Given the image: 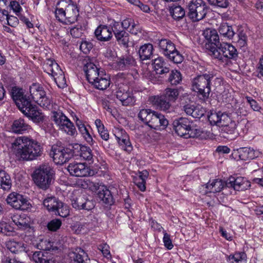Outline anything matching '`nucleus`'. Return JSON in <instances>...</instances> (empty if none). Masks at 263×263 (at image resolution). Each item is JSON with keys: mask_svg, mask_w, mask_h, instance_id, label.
Segmentation results:
<instances>
[{"mask_svg": "<svg viewBox=\"0 0 263 263\" xmlns=\"http://www.w3.org/2000/svg\"><path fill=\"white\" fill-rule=\"evenodd\" d=\"M152 101L157 107L164 111L168 110L171 107V102L163 95L160 96H155Z\"/></svg>", "mask_w": 263, "mask_h": 263, "instance_id": "nucleus-31", "label": "nucleus"}, {"mask_svg": "<svg viewBox=\"0 0 263 263\" xmlns=\"http://www.w3.org/2000/svg\"><path fill=\"white\" fill-rule=\"evenodd\" d=\"M59 74L53 79L59 88H64L67 86L66 79L63 71L62 73Z\"/></svg>", "mask_w": 263, "mask_h": 263, "instance_id": "nucleus-51", "label": "nucleus"}, {"mask_svg": "<svg viewBox=\"0 0 263 263\" xmlns=\"http://www.w3.org/2000/svg\"><path fill=\"white\" fill-rule=\"evenodd\" d=\"M153 46L151 44H145L141 46L138 51L140 59L142 61L150 59L153 55Z\"/></svg>", "mask_w": 263, "mask_h": 263, "instance_id": "nucleus-34", "label": "nucleus"}, {"mask_svg": "<svg viewBox=\"0 0 263 263\" xmlns=\"http://www.w3.org/2000/svg\"><path fill=\"white\" fill-rule=\"evenodd\" d=\"M53 242H48L47 246L45 248L44 251H36L32 254L31 259L35 263H55L52 259L50 253L47 251H55L58 250L57 247L53 246Z\"/></svg>", "mask_w": 263, "mask_h": 263, "instance_id": "nucleus-13", "label": "nucleus"}, {"mask_svg": "<svg viewBox=\"0 0 263 263\" xmlns=\"http://www.w3.org/2000/svg\"><path fill=\"white\" fill-rule=\"evenodd\" d=\"M7 21L8 25L12 27H15L18 24V18L14 16H7Z\"/></svg>", "mask_w": 263, "mask_h": 263, "instance_id": "nucleus-63", "label": "nucleus"}, {"mask_svg": "<svg viewBox=\"0 0 263 263\" xmlns=\"http://www.w3.org/2000/svg\"><path fill=\"white\" fill-rule=\"evenodd\" d=\"M153 65L156 74L161 75L162 77L170 71L168 64L163 58L159 57L155 59Z\"/></svg>", "mask_w": 263, "mask_h": 263, "instance_id": "nucleus-25", "label": "nucleus"}, {"mask_svg": "<svg viewBox=\"0 0 263 263\" xmlns=\"http://www.w3.org/2000/svg\"><path fill=\"white\" fill-rule=\"evenodd\" d=\"M218 31L221 35L229 40L232 39L235 34L233 27L227 23H221Z\"/></svg>", "mask_w": 263, "mask_h": 263, "instance_id": "nucleus-33", "label": "nucleus"}, {"mask_svg": "<svg viewBox=\"0 0 263 263\" xmlns=\"http://www.w3.org/2000/svg\"><path fill=\"white\" fill-rule=\"evenodd\" d=\"M163 95L171 103L175 102L179 93L177 89L167 88L165 89Z\"/></svg>", "mask_w": 263, "mask_h": 263, "instance_id": "nucleus-43", "label": "nucleus"}, {"mask_svg": "<svg viewBox=\"0 0 263 263\" xmlns=\"http://www.w3.org/2000/svg\"><path fill=\"white\" fill-rule=\"evenodd\" d=\"M12 148L16 159L32 160L41 155V147L36 142L26 137L16 138L12 143Z\"/></svg>", "mask_w": 263, "mask_h": 263, "instance_id": "nucleus-1", "label": "nucleus"}, {"mask_svg": "<svg viewBox=\"0 0 263 263\" xmlns=\"http://www.w3.org/2000/svg\"><path fill=\"white\" fill-rule=\"evenodd\" d=\"M227 115L228 114L222 113L220 111L218 112H211L210 115L208 116V119L211 124L221 126V124L223 122V116Z\"/></svg>", "mask_w": 263, "mask_h": 263, "instance_id": "nucleus-40", "label": "nucleus"}, {"mask_svg": "<svg viewBox=\"0 0 263 263\" xmlns=\"http://www.w3.org/2000/svg\"><path fill=\"white\" fill-rule=\"evenodd\" d=\"M210 5L222 8H227L229 5V2L228 0H215L214 3H212Z\"/></svg>", "mask_w": 263, "mask_h": 263, "instance_id": "nucleus-61", "label": "nucleus"}, {"mask_svg": "<svg viewBox=\"0 0 263 263\" xmlns=\"http://www.w3.org/2000/svg\"><path fill=\"white\" fill-rule=\"evenodd\" d=\"M116 97L124 106L132 105L135 102V99L131 92L121 87L117 91Z\"/></svg>", "mask_w": 263, "mask_h": 263, "instance_id": "nucleus-24", "label": "nucleus"}, {"mask_svg": "<svg viewBox=\"0 0 263 263\" xmlns=\"http://www.w3.org/2000/svg\"><path fill=\"white\" fill-rule=\"evenodd\" d=\"M83 30L81 25H77L70 29V33L73 37L79 38L82 36Z\"/></svg>", "mask_w": 263, "mask_h": 263, "instance_id": "nucleus-56", "label": "nucleus"}, {"mask_svg": "<svg viewBox=\"0 0 263 263\" xmlns=\"http://www.w3.org/2000/svg\"><path fill=\"white\" fill-rule=\"evenodd\" d=\"M204 109L200 106H195L192 117L194 118L199 119L204 115Z\"/></svg>", "mask_w": 263, "mask_h": 263, "instance_id": "nucleus-58", "label": "nucleus"}, {"mask_svg": "<svg viewBox=\"0 0 263 263\" xmlns=\"http://www.w3.org/2000/svg\"><path fill=\"white\" fill-rule=\"evenodd\" d=\"M115 136L119 144L124 151L128 153L133 151V146L130 142L129 136L124 130H119L115 134Z\"/></svg>", "mask_w": 263, "mask_h": 263, "instance_id": "nucleus-22", "label": "nucleus"}, {"mask_svg": "<svg viewBox=\"0 0 263 263\" xmlns=\"http://www.w3.org/2000/svg\"><path fill=\"white\" fill-rule=\"evenodd\" d=\"M43 68L44 71L51 76L53 78L60 74L59 73H62L63 71L58 63L51 60H48L46 61L44 64Z\"/></svg>", "mask_w": 263, "mask_h": 263, "instance_id": "nucleus-27", "label": "nucleus"}, {"mask_svg": "<svg viewBox=\"0 0 263 263\" xmlns=\"http://www.w3.org/2000/svg\"><path fill=\"white\" fill-rule=\"evenodd\" d=\"M12 185L10 176L5 171L0 170V186L5 191H9Z\"/></svg>", "mask_w": 263, "mask_h": 263, "instance_id": "nucleus-38", "label": "nucleus"}, {"mask_svg": "<svg viewBox=\"0 0 263 263\" xmlns=\"http://www.w3.org/2000/svg\"><path fill=\"white\" fill-rule=\"evenodd\" d=\"M92 44L87 41H83L81 43L80 49L85 54H87L89 52L90 50L92 48Z\"/></svg>", "mask_w": 263, "mask_h": 263, "instance_id": "nucleus-57", "label": "nucleus"}, {"mask_svg": "<svg viewBox=\"0 0 263 263\" xmlns=\"http://www.w3.org/2000/svg\"><path fill=\"white\" fill-rule=\"evenodd\" d=\"M247 102L250 104L251 107L254 111H259L260 107L258 105L257 102L253 99L251 97H246V98Z\"/></svg>", "mask_w": 263, "mask_h": 263, "instance_id": "nucleus-62", "label": "nucleus"}, {"mask_svg": "<svg viewBox=\"0 0 263 263\" xmlns=\"http://www.w3.org/2000/svg\"><path fill=\"white\" fill-rule=\"evenodd\" d=\"M12 220L20 229L25 230L29 227L28 220L25 215H14L12 217Z\"/></svg>", "mask_w": 263, "mask_h": 263, "instance_id": "nucleus-37", "label": "nucleus"}, {"mask_svg": "<svg viewBox=\"0 0 263 263\" xmlns=\"http://www.w3.org/2000/svg\"><path fill=\"white\" fill-rule=\"evenodd\" d=\"M55 15L60 22L67 21L73 23L79 15V10L76 3L71 0H61L57 4Z\"/></svg>", "mask_w": 263, "mask_h": 263, "instance_id": "nucleus-5", "label": "nucleus"}, {"mask_svg": "<svg viewBox=\"0 0 263 263\" xmlns=\"http://www.w3.org/2000/svg\"><path fill=\"white\" fill-rule=\"evenodd\" d=\"M43 205L48 211L54 213L62 205V202L55 197H50L44 199Z\"/></svg>", "mask_w": 263, "mask_h": 263, "instance_id": "nucleus-30", "label": "nucleus"}, {"mask_svg": "<svg viewBox=\"0 0 263 263\" xmlns=\"http://www.w3.org/2000/svg\"><path fill=\"white\" fill-rule=\"evenodd\" d=\"M54 214L62 217H66L69 214V210L68 206L62 202V205L58 208Z\"/></svg>", "mask_w": 263, "mask_h": 263, "instance_id": "nucleus-54", "label": "nucleus"}, {"mask_svg": "<svg viewBox=\"0 0 263 263\" xmlns=\"http://www.w3.org/2000/svg\"><path fill=\"white\" fill-rule=\"evenodd\" d=\"M202 34L206 41L205 47L210 52V54L215 58L221 59V53L217 50V47L220 43L217 31L208 28L203 31Z\"/></svg>", "mask_w": 263, "mask_h": 263, "instance_id": "nucleus-11", "label": "nucleus"}, {"mask_svg": "<svg viewBox=\"0 0 263 263\" xmlns=\"http://www.w3.org/2000/svg\"><path fill=\"white\" fill-rule=\"evenodd\" d=\"M79 130L83 135V137L85 138L86 141L89 143L90 144H93V139L91 137V135L89 133L87 129L85 127V126H82L80 127H79Z\"/></svg>", "mask_w": 263, "mask_h": 263, "instance_id": "nucleus-55", "label": "nucleus"}, {"mask_svg": "<svg viewBox=\"0 0 263 263\" xmlns=\"http://www.w3.org/2000/svg\"><path fill=\"white\" fill-rule=\"evenodd\" d=\"M52 114L51 118L59 129L70 136H74L77 133L73 124L60 109L54 107Z\"/></svg>", "mask_w": 263, "mask_h": 263, "instance_id": "nucleus-8", "label": "nucleus"}, {"mask_svg": "<svg viewBox=\"0 0 263 263\" xmlns=\"http://www.w3.org/2000/svg\"><path fill=\"white\" fill-rule=\"evenodd\" d=\"M71 205L76 209L89 211L95 206V202L88 199L85 195L81 194L77 197H73L71 199Z\"/></svg>", "mask_w": 263, "mask_h": 263, "instance_id": "nucleus-16", "label": "nucleus"}, {"mask_svg": "<svg viewBox=\"0 0 263 263\" xmlns=\"http://www.w3.org/2000/svg\"><path fill=\"white\" fill-rule=\"evenodd\" d=\"M50 156L57 164H63L71 158L70 149L68 147L56 144L52 146Z\"/></svg>", "mask_w": 263, "mask_h": 263, "instance_id": "nucleus-12", "label": "nucleus"}, {"mask_svg": "<svg viewBox=\"0 0 263 263\" xmlns=\"http://www.w3.org/2000/svg\"><path fill=\"white\" fill-rule=\"evenodd\" d=\"M187 134L188 135H186L187 139L190 138H202V134H203V132L200 129L193 128L191 126L190 129L189 130V132H187Z\"/></svg>", "mask_w": 263, "mask_h": 263, "instance_id": "nucleus-53", "label": "nucleus"}, {"mask_svg": "<svg viewBox=\"0 0 263 263\" xmlns=\"http://www.w3.org/2000/svg\"><path fill=\"white\" fill-rule=\"evenodd\" d=\"M62 226V221L59 219H53L50 221L47 225V227L49 231L51 232L57 231Z\"/></svg>", "mask_w": 263, "mask_h": 263, "instance_id": "nucleus-48", "label": "nucleus"}, {"mask_svg": "<svg viewBox=\"0 0 263 263\" xmlns=\"http://www.w3.org/2000/svg\"><path fill=\"white\" fill-rule=\"evenodd\" d=\"M192 122L186 118H179L173 122V127L176 133L179 136L187 139L186 135L190 129Z\"/></svg>", "mask_w": 263, "mask_h": 263, "instance_id": "nucleus-17", "label": "nucleus"}, {"mask_svg": "<svg viewBox=\"0 0 263 263\" xmlns=\"http://www.w3.org/2000/svg\"><path fill=\"white\" fill-rule=\"evenodd\" d=\"M168 124V121L163 115L153 110L146 125L155 129H164Z\"/></svg>", "mask_w": 263, "mask_h": 263, "instance_id": "nucleus-15", "label": "nucleus"}, {"mask_svg": "<svg viewBox=\"0 0 263 263\" xmlns=\"http://www.w3.org/2000/svg\"><path fill=\"white\" fill-rule=\"evenodd\" d=\"M71 263H90L87 254L81 248H77L68 254Z\"/></svg>", "mask_w": 263, "mask_h": 263, "instance_id": "nucleus-23", "label": "nucleus"}, {"mask_svg": "<svg viewBox=\"0 0 263 263\" xmlns=\"http://www.w3.org/2000/svg\"><path fill=\"white\" fill-rule=\"evenodd\" d=\"M164 246L168 250H171L173 248V245L170 238V235L165 232H164L163 238Z\"/></svg>", "mask_w": 263, "mask_h": 263, "instance_id": "nucleus-60", "label": "nucleus"}, {"mask_svg": "<svg viewBox=\"0 0 263 263\" xmlns=\"http://www.w3.org/2000/svg\"><path fill=\"white\" fill-rule=\"evenodd\" d=\"M7 248L13 253H17L18 252L24 250L23 243L15 241H9L7 244Z\"/></svg>", "mask_w": 263, "mask_h": 263, "instance_id": "nucleus-46", "label": "nucleus"}, {"mask_svg": "<svg viewBox=\"0 0 263 263\" xmlns=\"http://www.w3.org/2000/svg\"><path fill=\"white\" fill-rule=\"evenodd\" d=\"M67 170L71 175L76 177H85L91 175L90 168L83 163H70Z\"/></svg>", "mask_w": 263, "mask_h": 263, "instance_id": "nucleus-19", "label": "nucleus"}, {"mask_svg": "<svg viewBox=\"0 0 263 263\" xmlns=\"http://www.w3.org/2000/svg\"><path fill=\"white\" fill-rule=\"evenodd\" d=\"M158 46L162 53L174 63H181L183 60L182 54L176 49L174 44L170 40L163 39L158 41Z\"/></svg>", "mask_w": 263, "mask_h": 263, "instance_id": "nucleus-9", "label": "nucleus"}, {"mask_svg": "<svg viewBox=\"0 0 263 263\" xmlns=\"http://www.w3.org/2000/svg\"><path fill=\"white\" fill-rule=\"evenodd\" d=\"M182 81V76L181 73L177 70H172L169 73L167 79L172 85H177L181 83Z\"/></svg>", "mask_w": 263, "mask_h": 263, "instance_id": "nucleus-42", "label": "nucleus"}, {"mask_svg": "<svg viewBox=\"0 0 263 263\" xmlns=\"http://www.w3.org/2000/svg\"><path fill=\"white\" fill-rule=\"evenodd\" d=\"M217 50L220 51L221 58L219 60H222V57L229 59L236 60L238 57V52L235 47L225 42L220 43L217 47Z\"/></svg>", "mask_w": 263, "mask_h": 263, "instance_id": "nucleus-20", "label": "nucleus"}, {"mask_svg": "<svg viewBox=\"0 0 263 263\" xmlns=\"http://www.w3.org/2000/svg\"><path fill=\"white\" fill-rule=\"evenodd\" d=\"M7 203L16 210L27 211L31 205L29 202L19 194L12 193L10 194L6 199Z\"/></svg>", "mask_w": 263, "mask_h": 263, "instance_id": "nucleus-14", "label": "nucleus"}, {"mask_svg": "<svg viewBox=\"0 0 263 263\" xmlns=\"http://www.w3.org/2000/svg\"><path fill=\"white\" fill-rule=\"evenodd\" d=\"M30 93L32 99L36 101L45 95V91L39 84L34 83L30 86Z\"/></svg>", "mask_w": 263, "mask_h": 263, "instance_id": "nucleus-35", "label": "nucleus"}, {"mask_svg": "<svg viewBox=\"0 0 263 263\" xmlns=\"http://www.w3.org/2000/svg\"><path fill=\"white\" fill-rule=\"evenodd\" d=\"M11 232L12 228L8 223L5 222H0V232L6 235H8L9 234V233Z\"/></svg>", "mask_w": 263, "mask_h": 263, "instance_id": "nucleus-59", "label": "nucleus"}, {"mask_svg": "<svg viewBox=\"0 0 263 263\" xmlns=\"http://www.w3.org/2000/svg\"><path fill=\"white\" fill-rule=\"evenodd\" d=\"M247 122L246 120H242L240 122L236 123V132L237 137L238 136H243L248 132V128L246 126Z\"/></svg>", "mask_w": 263, "mask_h": 263, "instance_id": "nucleus-47", "label": "nucleus"}, {"mask_svg": "<svg viewBox=\"0 0 263 263\" xmlns=\"http://www.w3.org/2000/svg\"><path fill=\"white\" fill-rule=\"evenodd\" d=\"M37 103L40 106L42 107L46 108L48 109H54V107L57 106L56 104L53 105L51 104V98L47 96L45 93V95L42 97L41 98L39 99L36 101Z\"/></svg>", "mask_w": 263, "mask_h": 263, "instance_id": "nucleus-41", "label": "nucleus"}, {"mask_svg": "<svg viewBox=\"0 0 263 263\" xmlns=\"http://www.w3.org/2000/svg\"><path fill=\"white\" fill-rule=\"evenodd\" d=\"M239 153V157L240 159L244 160L253 159L258 157L259 155V152L258 151L248 147L240 148Z\"/></svg>", "mask_w": 263, "mask_h": 263, "instance_id": "nucleus-32", "label": "nucleus"}, {"mask_svg": "<svg viewBox=\"0 0 263 263\" xmlns=\"http://www.w3.org/2000/svg\"><path fill=\"white\" fill-rule=\"evenodd\" d=\"M54 175L53 168L48 164L40 165L34 171L32 177L35 184L40 189L46 190L51 184Z\"/></svg>", "mask_w": 263, "mask_h": 263, "instance_id": "nucleus-6", "label": "nucleus"}, {"mask_svg": "<svg viewBox=\"0 0 263 263\" xmlns=\"http://www.w3.org/2000/svg\"><path fill=\"white\" fill-rule=\"evenodd\" d=\"M10 6L12 9L15 12L16 14L18 15V13L22 10V8L18 2L16 1H11L10 3Z\"/></svg>", "mask_w": 263, "mask_h": 263, "instance_id": "nucleus-64", "label": "nucleus"}, {"mask_svg": "<svg viewBox=\"0 0 263 263\" xmlns=\"http://www.w3.org/2000/svg\"><path fill=\"white\" fill-rule=\"evenodd\" d=\"M135 64L134 59L131 55H124L120 57L117 61L116 64L118 69L124 70L133 66Z\"/></svg>", "mask_w": 263, "mask_h": 263, "instance_id": "nucleus-29", "label": "nucleus"}, {"mask_svg": "<svg viewBox=\"0 0 263 263\" xmlns=\"http://www.w3.org/2000/svg\"><path fill=\"white\" fill-rule=\"evenodd\" d=\"M153 111V110L148 108L142 109L138 113V118L146 125Z\"/></svg>", "mask_w": 263, "mask_h": 263, "instance_id": "nucleus-44", "label": "nucleus"}, {"mask_svg": "<svg viewBox=\"0 0 263 263\" xmlns=\"http://www.w3.org/2000/svg\"><path fill=\"white\" fill-rule=\"evenodd\" d=\"M206 189L205 193H217L220 192L226 185V182L220 179H214L210 181L208 183L204 185Z\"/></svg>", "mask_w": 263, "mask_h": 263, "instance_id": "nucleus-28", "label": "nucleus"}, {"mask_svg": "<svg viewBox=\"0 0 263 263\" xmlns=\"http://www.w3.org/2000/svg\"><path fill=\"white\" fill-rule=\"evenodd\" d=\"M81 154L79 156L82 157L84 160L87 161H91L93 158V155L92 154L91 149L88 146H83L82 151L81 152Z\"/></svg>", "mask_w": 263, "mask_h": 263, "instance_id": "nucleus-50", "label": "nucleus"}, {"mask_svg": "<svg viewBox=\"0 0 263 263\" xmlns=\"http://www.w3.org/2000/svg\"><path fill=\"white\" fill-rule=\"evenodd\" d=\"M246 257L245 253H236L233 255H230L228 257L227 260L229 263H236L238 262Z\"/></svg>", "mask_w": 263, "mask_h": 263, "instance_id": "nucleus-52", "label": "nucleus"}, {"mask_svg": "<svg viewBox=\"0 0 263 263\" xmlns=\"http://www.w3.org/2000/svg\"><path fill=\"white\" fill-rule=\"evenodd\" d=\"M83 145H81L78 143H73L69 144L68 146L70 149L71 158L74 156H79L82 151Z\"/></svg>", "mask_w": 263, "mask_h": 263, "instance_id": "nucleus-49", "label": "nucleus"}, {"mask_svg": "<svg viewBox=\"0 0 263 263\" xmlns=\"http://www.w3.org/2000/svg\"><path fill=\"white\" fill-rule=\"evenodd\" d=\"M222 83L221 78L216 77L213 72L209 71L198 75L192 80V89L201 96L202 100H206L209 98L212 89L216 90Z\"/></svg>", "mask_w": 263, "mask_h": 263, "instance_id": "nucleus-2", "label": "nucleus"}, {"mask_svg": "<svg viewBox=\"0 0 263 263\" xmlns=\"http://www.w3.org/2000/svg\"><path fill=\"white\" fill-rule=\"evenodd\" d=\"M95 34L97 39L102 42L109 41L112 36L111 29L106 25H100L96 29Z\"/></svg>", "mask_w": 263, "mask_h": 263, "instance_id": "nucleus-26", "label": "nucleus"}, {"mask_svg": "<svg viewBox=\"0 0 263 263\" xmlns=\"http://www.w3.org/2000/svg\"><path fill=\"white\" fill-rule=\"evenodd\" d=\"M88 81L96 88L100 90L106 89L110 85L109 76L104 71L100 70L95 64L87 63L84 67Z\"/></svg>", "mask_w": 263, "mask_h": 263, "instance_id": "nucleus-4", "label": "nucleus"}, {"mask_svg": "<svg viewBox=\"0 0 263 263\" xmlns=\"http://www.w3.org/2000/svg\"><path fill=\"white\" fill-rule=\"evenodd\" d=\"M170 12L172 17L175 20L182 19L186 14L183 8L179 5H174L170 8Z\"/></svg>", "mask_w": 263, "mask_h": 263, "instance_id": "nucleus-39", "label": "nucleus"}, {"mask_svg": "<svg viewBox=\"0 0 263 263\" xmlns=\"http://www.w3.org/2000/svg\"><path fill=\"white\" fill-rule=\"evenodd\" d=\"M30 126L22 118L14 121L12 125V130L15 133H22L29 129Z\"/></svg>", "mask_w": 263, "mask_h": 263, "instance_id": "nucleus-36", "label": "nucleus"}, {"mask_svg": "<svg viewBox=\"0 0 263 263\" xmlns=\"http://www.w3.org/2000/svg\"><path fill=\"white\" fill-rule=\"evenodd\" d=\"M12 98L21 112L34 123H40L44 120V115L31 104L30 99L24 95L23 90L14 87L12 89Z\"/></svg>", "mask_w": 263, "mask_h": 263, "instance_id": "nucleus-3", "label": "nucleus"}, {"mask_svg": "<svg viewBox=\"0 0 263 263\" xmlns=\"http://www.w3.org/2000/svg\"><path fill=\"white\" fill-rule=\"evenodd\" d=\"M81 186L83 189H89L91 190H99L98 192V196L100 200L104 203L111 205L114 204L115 201L112 194L106 187L102 186L99 187L98 183L93 182L89 179H84L81 184Z\"/></svg>", "mask_w": 263, "mask_h": 263, "instance_id": "nucleus-10", "label": "nucleus"}, {"mask_svg": "<svg viewBox=\"0 0 263 263\" xmlns=\"http://www.w3.org/2000/svg\"><path fill=\"white\" fill-rule=\"evenodd\" d=\"M223 119V122L221 124L222 127L221 130L223 133L227 135V136L224 135L223 136L231 139L236 138L237 137L236 132V122L232 120L228 115L224 116Z\"/></svg>", "mask_w": 263, "mask_h": 263, "instance_id": "nucleus-18", "label": "nucleus"}, {"mask_svg": "<svg viewBox=\"0 0 263 263\" xmlns=\"http://www.w3.org/2000/svg\"><path fill=\"white\" fill-rule=\"evenodd\" d=\"M117 42L119 44L123 45L124 47L128 46L129 35L126 31H123L120 34L115 35Z\"/></svg>", "mask_w": 263, "mask_h": 263, "instance_id": "nucleus-45", "label": "nucleus"}, {"mask_svg": "<svg viewBox=\"0 0 263 263\" xmlns=\"http://www.w3.org/2000/svg\"><path fill=\"white\" fill-rule=\"evenodd\" d=\"M210 7L203 0H193L187 6L186 15L193 22H198L203 19Z\"/></svg>", "mask_w": 263, "mask_h": 263, "instance_id": "nucleus-7", "label": "nucleus"}, {"mask_svg": "<svg viewBox=\"0 0 263 263\" xmlns=\"http://www.w3.org/2000/svg\"><path fill=\"white\" fill-rule=\"evenodd\" d=\"M226 186L232 187L236 191H243L249 189L251 186V183L243 177L235 178L231 176L226 182Z\"/></svg>", "mask_w": 263, "mask_h": 263, "instance_id": "nucleus-21", "label": "nucleus"}]
</instances>
